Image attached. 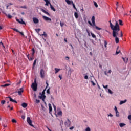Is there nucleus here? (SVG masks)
<instances>
[{"instance_id": "1", "label": "nucleus", "mask_w": 131, "mask_h": 131, "mask_svg": "<svg viewBox=\"0 0 131 131\" xmlns=\"http://www.w3.org/2000/svg\"><path fill=\"white\" fill-rule=\"evenodd\" d=\"M112 29L113 30V37H117L118 35V32L120 30V28L119 27V24L117 21L115 23V27H112Z\"/></svg>"}, {"instance_id": "2", "label": "nucleus", "mask_w": 131, "mask_h": 131, "mask_svg": "<svg viewBox=\"0 0 131 131\" xmlns=\"http://www.w3.org/2000/svg\"><path fill=\"white\" fill-rule=\"evenodd\" d=\"M31 88L33 89L34 92H36L37 91V83H36V80H34V82L32 83L31 85Z\"/></svg>"}, {"instance_id": "3", "label": "nucleus", "mask_w": 131, "mask_h": 131, "mask_svg": "<svg viewBox=\"0 0 131 131\" xmlns=\"http://www.w3.org/2000/svg\"><path fill=\"white\" fill-rule=\"evenodd\" d=\"M91 21H92V24L93 25V26L95 27L96 29H97V30H102V28H100L98 27V26H96V23H95V16H92Z\"/></svg>"}, {"instance_id": "4", "label": "nucleus", "mask_w": 131, "mask_h": 131, "mask_svg": "<svg viewBox=\"0 0 131 131\" xmlns=\"http://www.w3.org/2000/svg\"><path fill=\"white\" fill-rule=\"evenodd\" d=\"M64 125L66 126H67V127H69L71 125V121H70V120L69 119L67 118V121L64 122Z\"/></svg>"}, {"instance_id": "5", "label": "nucleus", "mask_w": 131, "mask_h": 131, "mask_svg": "<svg viewBox=\"0 0 131 131\" xmlns=\"http://www.w3.org/2000/svg\"><path fill=\"white\" fill-rule=\"evenodd\" d=\"M27 121L28 123H29V125L31 126H33V125H32V121H31V119H30V117H28L27 118Z\"/></svg>"}, {"instance_id": "6", "label": "nucleus", "mask_w": 131, "mask_h": 131, "mask_svg": "<svg viewBox=\"0 0 131 131\" xmlns=\"http://www.w3.org/2000/svg\"><path fill=\"white\" fill-rule=\"evenodd\" d=\"M40 74L41 78H45V71H43V69H41Z\"/></svg>"}, {"instance_id": "7", "label": "nucleus", "mask_w": 131, "mask_h": 131, "mask_svg": "<svg viewBox=\"0 0 131 131\" xmlns=\"http://www.w3.org/2000/svg\"><path fill=\"white\" fill-rule=\"evenodd\" d=\"M33 21L34 23H35V24H37V23H38L39 22V20H38V19H37L36 17L33 18Z\"/></svg>"}, {"instance_id": "8", "label": "nucleus", "mask_w": 131, "mask_h": 131, "mask_svg": "<svg viewBox=\"0 0 131 131\" xmlns=\"http://www.w3.org/2000/svg\"><path fill=\"white\" fill-rule=\"evenodd\" d=\"M43 19L45 20V21H52V19H51L50 17H48L46 16H42Z\"/></svg>"}, {"instance_id": "9", "label": "nucleus", "mask_w": 131, "mask_h": 131, "mask_svg": "<svg viewBox=\"0 0 131 131\" xmlns=\"http://www.w3.org/2000/svg\"><path fill=\"white\" fill-rule=\"evenodd\" d=\"M49 108V114H52V111H53V108H52V105L51 103L48 104Z\"/></svg>"}, {"instance_id": "10", "label": "nucleus", "mask_w": 131, "mask_h": 131, "mask_svg": "<svg viewBox=\"0 0 131 131\" xmlns=\"http://www.w3.org/2000/svg\"><path fill=\"white\" fill-rule=\"evenodd\" d=\"M39 98L42 100L43 102H45V99H46V95H41V96H39Z\"/></svg>"}, {"instance_id": "11", "label": "nucleus", "mask_w": 131, "mask_h": 131, "mask_svg": "<svg viewBox=\"0 0 131 131\" xmlns=\"http://www.w3.org/2000/svg\"><path fill=\"white\" fill-rule=\"evenodd\" d=\"M41 10L43 12V13H44L45 14H46L48 16H51V14H50V13H49V12H48L46 10H45V9H41Z\"/></svg>"}, {"instance_id": "12", "label": "nucleus", "mask_w": 131, "mask_h": 131, "mask_svg": "<svg viewBox=\"0 0 131 131\" xmlns=\"http://www.w3.org/2000/svg\"><path fill=\"white\" fill-rule=\"evenodd\" d=\"M24 92V90H23V89L22 88H20L19 89V90L18 91V94L19 96H21V95H22V93H23Z\"/></svg>"}, {"instance_id": "13", "label": "nucleus", "mask_w": 131, "mask_h": 131, "mask_svg": "<svg viewBox=\"0 0 131 131\" xmlns=\"http://www.w3.org/2000/svg\"><path fill=\"white\" fill-rule=\"evenodd\" d=\"M112 72L111 70H109V71L107 72L106 71H104V74L105 75H106V76H109V75H108V73L109 74H111Z\"/></svg>"}, {"instance_id": "14", "label": "nucleus", "mask_w": 131, "mask_h": 131, "mask_svg": "<svg viewBox=\"0 0 131 131\" xmlns=\"http://www.w3.org/2000/svg\"><path fill=\"white\" fill-rule=\"evenodd\" d=\"M122 59L123 60V61L124 62V63H125L126 64V63H127V61H128V58L122 57Z\"/></svg>"}, {"instance_id": "15", "label": "nucleus", "mask_w": 131, "mask_h": 131, "mask_svg": "<svg viewBox=\"0 0 131 131\" xmlns=\"http://www.w3.org/2000/svg\"><path fill=\"white\" fill-rule=\"evenodd\" d=\"M8 98H9V101H10V102H12V103H18V102H17V101H16V100L13 99L11 97H8Z\"/></svg>"}, {"instance_id": "16", "label": "nucleus", "mask_w": 131, "mask_h": 131, "mask_svg": "<svg viewBox=\"0 0 131 131\" xmlns=\"http://www.w3.org/2000/svg\"><path fill=\"white\" fill-rule=\"evenodd\" d=\"M127 102V100L125 99L124 100H122L120 102L119 105H122V104H125V103H126Z\"/></svg>"}, {"instance_id": "17", "label": "nucleus", "mask_w": 131, "mask_h": 131, "mask_svg": "<svg viewBox=\"0 0 131 131\" xmlns=\"http://www.w3.org/2000/svg\"><path fill=\"white\" fill-rule=\"evenodd\" d=\"M66 2L68 5H71L73 3V1H70V0H66Z\"/></svg>"}, {"instance_id": "18", "label": "nucleus", "mask_w": 131, "mask_h": 131, "mask_svg": "<svg viewBox=\"0 0 131 131\" xmlns=\"http://www.w3.org/2000/svg\"><path fill=\"white\" fill-rule=\"evenodd\" d=\"M45 2H46L45 6H49V5L51 6V3L50 2V1L47 0L45 1Z\"/></svg>"}, {"instance_id": "19", "label": "nucleus", "mask_w": 131, "mask_h": 131, "mask_svg": "<svg viewBox=\"0 0 131 131\" xmlns=\"http://www.w3.org/2000/svg\"><path fill=\"white\" fill-rule=\"evenodd\" d=\"M21 106L23 108H26L27 107V103L24 102L21 104Z\"/></svg>"}, {"instance_id": "20", "label": "nucleus", "mask_w": 131, "mask_h": 131, "mask_svg": "<svg viewBox=\"0 0 131 131\" xmlns=\"http://www.w3.org/2000/svg\"><path fill=\"white\" fill-rule=\"evenodd\" d=\"M50 8L54 12H56V9L54 8V6L52 4H50Z\"/></svg>"}, {"instance_id": "21", "label": "nucleus", "mask_w": 131, "mask_h": 131, "mask_svg": "<svg viewBox=\"0 0 131 131\" xmlns=\"http://www.w3.org/2000/svg\"><path fill=\"white\" fill-rule=\"evenodd\" d=\"M115 37L116 43H118L119 42V38L118 37Z\"/></svg>"}, {"instance_id": "22", "label": "nucleus", "mask_w": 131, "mask_h": 131, "mask_svg": "<svg viewBox=\"0 0 131 131\" xmlns=\"http://www.w3.org/2000/svg\"><path fill=\"white\" fill-rule=\"evenodd\" d=\"M16 21H17V22H19V23H20V24H25V22H24L23 21V19H21L20 21H19V19H17Z\"/></svg>"}, {"instance_id": "23", "label": "nucleus", "mask_w": 131, "mask_h": 131, "mask_svg": "<svg viewBox=\"0 0 131 131\" xmlns=\"http://www.w3.org/2000/svg\"><path fill=\"white\" fill-rule=\"evenodd\" d=\"M109 23H110V27H111V29H112V27H113V28L115 27V26L113 25V24H112V23H111V20H110Z\"/></svg>"}, {"instance_id": "24", "label": "nucleus", "mask_w": 131, "mask_h": 131, "mask_svg": "<svg viewBox=\"0 0 131 131\" xmlns=\"http://www.w3.org/2000/svg\"><path fill=\"white\" fill-rule=\"evenodd\" d=\"M74 16L76 19H77L78 18V13L76 12L74 13Z\"/></svg>"}, {"instance_id": "25", "label": "nucleus", "mask_w": 131, "mask_h": 131, "mask_svg": "<svg viewBox=\"0 0 131 131\" xmlns=\"http://www.w3.org/2000/svg\"><path fill=\"white\" fill-rule=\"evenodd\" d=\"M125 124L123 123H121L119 124V126L120 127H123V126H125Z\"/></svg>"}, {"instance_id": "26", "label": "nucleus", "mask_w": 131, "mask_h": 131, "mask_svg": "<svg viewBox=\"0 0 131 131\" xmlns=\"http://www.w3.org/2000/svg\"><path fill=\"white\" fill-rule=\"evenodd\" d=\"M62 111H60L57 113V115H58L59 116H62Z\"/></svg>"}, {"instance_id": "27", "label": "nucleus", "mask_w": 131, "mask_h": 131, "mask_svg": "<svg viewBox=\"0 0 131 131\" xmlns=\"http://www.w3.org/2000/svg\"><path fill=\"white\" fill-rule=\"evenodd\" d=\"M9 85H11V84H5L4 85H1L2 88H6V86H9Z\"/></svg>"}, {"instance_id": "28", "label": "nucleus", "mask_w": 131, "mask_h": 131, "mask_svg": "<svg viewBox=\"0 0 131 131\" xmlns=\"http://www.w3.org/2000/svg\"><path fill=\"white\" fill-rule=\"evenodd\" d=\"M55 73H58V72H59V71H60L61 69H58V68H55Z\"/></svg>"}, {"instance_id": "29", "label": "nucleus", "mask_w": 131, "mask_h": 131, "mask_svg": "<svg viewBox=\"0 0 131 131\" xmlns=\"http://www.w3.org/2000/svg\"><path fill=\"white\" fill-rule=\"evenodd\" d=\"M6 16H7L8 17V18H9V19H11V18L13 17V16L10 15V14H5Z\"/></svg>"}, {"instance_id": "30", "label": "nucleus", "mask_w": 131, "mask_h": 131, "mask_svg": "<svg viewBox=\"0 0 131 131\" xmlns=\"http://www.w3.org/2000/svg\"><path fill=\"white\" fill-rule=\"evenodd\" d=\"M104 45L105 48H107V45H108V42H107V41L106 40L104 41Z\"/></svg>"}, {"instance_id": "31", "label": "nucleus", "mask_w": 131, "mask_h": 131, "mask_svg": "<svg viewBox=\"0 0 131 131\" xmlns=\"http://www.w3.org/2000/svg\"><path fill=\"white\" fill-rule=\"evenodd\" d=\"M119 24L120 25H121V26H122V25H123V24L122 23V20H121V19L119 20Z\"/></svg>"}, {"instance_id": "32", "label": "nucleus", "mask_w": 131, "mask_h": 131, "mask_svg": "<svg viewBox=\"0 0 131 131\" xmlns=\"http://www.w3.org/2000/svg\"><path fill=\"white\" fill-rule=\"evenodd\" d=\"M116 116L117 117H119V112H118V111L116 112Z\"/></svg>"}, {"instance_id": "33", "label": "nucleus", "mask_w": 131, "mask_h": 131, "mask_svg": "<svg viewBox=\"0 0 131 131\" xmlns=\"http://www.w3.org/2000/svg\"><path fill=\"white\" fill-rule=\"evenodd\" d=\"M32 56H34V53H35V50L34 49V48H32Z\"/></svg>"}, {"instance_id": "34", "label": "nucleus", "mask_w": 131, "mask_h": 131, "mask_svg": "<svg viewBox=\"0 0 131 131\" xmlns=\"http://www.w3.org/2000/svg\"><path fill=\"white\" fill-rule=\"evenodd\" d=\"M60 25L61 27H63V25H65V24L64 23V22L60 21Z\"/></svg>"}, {"instance_id": "35", "label": "nucleus", "mask_w": 131, "mask_h": 131, "mask_svg": "<svg viewBox=\"0 0 131 131\" xmlns=\"http://www.w3.org/2000/svg\"><path fill=\"white\" fill-rule=\"evenodd\" d=\"M41 36H44V37H47V34H46V32H43V34L40 35Z\"/></svg>"}, {"instance_id": "36", "label": "nucleus", "mask_w": 131, "mask_h": 131, "mask_svg": "<svg viewBox=\"0 0 131 131\" xmlns=\"http://www.w3.org/2000/svg\"><path fill=\"white\" fill-rule=\"evenodd\" d=\"M91 34L93 38H96V35L94 34V33H93L92 32L91 33Z\"/></svg>"}, {"instance_id": "37", "label": "nucleus", "mask_w": 131, "mask_h": 131, "mask_svg": "<svg viewBox=\"0 0 131 131\" xmlns=\"http://www.w3.org/2000/svg\"><path fill=\"white\" fill-rule=\"evenodd\" d=\"M93 3L94 4L95 7H96V8H98V4H97V2L94 1Z\"/></svg>"}, {"instance_id": "38", "label": "nucleus", "mask_w": 131, "mask_h": 131, "mask_svg": "<svg viewBox=\"0 0 131 131\" xmlns=\"http://www.w3.org/2000/svg\"><path fill=\"white\" fill-rule=\"evenodd\" d=\"M46 90H47V89L45 88V89H44L43 90V91L42 92V94L41 95H45V94H46Z\"/></svg>"}, {"instance_id": "39", "label": "nucleus", "mask_w": 131, "mask_h": 131, "mask_svg": "<svg viewBox=\"0 0 131 131\" xmlns=\"http://www.w3.org/2000/svg\"><path fill=\"white\" fill-rule=\"evenodd\" d=\"M72 5H73L74 9H75L76 11H77V8H76V7H75V5H74V3H73Z\"/></svg>"}, {"instance_id": "40", "label": "nucleus", "mask_w": 131, "mask_h": 131, "mask_svg": "<svg viewBox=\"0 0 131 131\" xmlns=\"http://www.w3.org/2000/svg\"><path fill=\"white\" fill-rule=\"evenodd\" d=\"M13 30H14V31H16V32H20V31H19V30H18V29H16V28H12Z\"/></svg>"}, {"instance_id": "41", "label": "nucleus", "mask_w": 131, "mask_h": 131, "mask_svg": "<svg viewBox=\"0 0 131 131\" xmlns=\"http://www.w3.org/2000/svg\"><path fill=\"white\" fill-rule=\"evenodd\" d=\"M36 64V59H35V60L34 61L33 68H34V66H35Z\"/></svg>"}, {"instance_id": "42", "label": "nucleus", "mask_w": 131, "mask_h": 131, "mask_svg": "<svg viewBox=\"0 0 131 131\" xmlns=\"http://www.w3.org/2000/svg\"><path fill=\"white\" fill-rule=\"evenodd\" d=\"M20 8H21V9H27V6H20Z\"/></svg>"}, {"instance_id": "43", "label": "nucleus", "mask_w": 131, "mask_h": 131, "mask_svg": "<svg viewBox=\"0 0 131 131\" xmlns=\"http://www.w3.org/2000/svg\"><path fill=\"white\" fill-rule=\"evenodd\" d=\"M86 31L88 34V36H91V34H90V31H89L88 29H86Z\"/></svg>"}, {"instance_id": "44", "label": "nucleus", "mask_w": 131, "mask_h": 131, "mask_svg": "<svg viewBox=\"0 0 131 131\" xmlns=\"http://www.w3.org/2000/svg\"><path fill=\"white\" fill-rule=\"evenodd\" d=\"M108 91L109 94H111V95H112V94H113V92H112V91H111V90L108 89Z\"/></svg>"}, {"instance_id": "45", "label": "nucleus", "mask_w": 131, "mask_h": 131, "mask_svg": "<svg viewBox=\"0 0 131 131\" xmlns=\"http://www.w3.org/2000/svg\"><path fill=\"white\" fill-rule=\"evenodd\" d=\"M35 31L37 33L39 32L40 31V29H36Z\"/></svg>"}, {"instance_id": "46", "label": "nucleus", "mask_w": 131, "mask_h": 131, "mask_svg": "<svg viewBox=\"0 0 131 131\" xmlns=\"http://www.w3.org/2000/svg\"><path fill=\"white\" fill-rule=\"evenodd\" d=\"M5 103H6V101H5L4 100L1 101L2 105H4V104H5Z\"/></svg>"}, {"instance_id": "47", "label": "nucleus", "mask_w": 131, "mask_h": 131, "mask_svg": "<svg viewBox=\"0 0 131 131\" xmlns=\"http://www.w3.org/2000/svg\"><path fill=\"white\" fill-rule=\"evenodd\" d=\"M12 122H13L14 123H16L17 121H16V120H15V119H12Z\"/></svg>"}, {"instance_id": "48", "label": "nucleus", "mask_w": 131, "mask_h": 131, "mask_svg": "<svg viewBox=\"0 0 131 131\" xmlns=\"http://www.w3.org/2000/svg\"><path fill=\"white\" fill-rule=\"evenodd\" d=\"M85 131H91V128L90 127H87L85 129Z\"/></svg>"}, {"instance_id": "49", "label": "nucleus", "mask_w": 131, "mask_h": 131, "mask_svg": "<svg viewBox=\"0 0 131 131\" xmlns=\"http://www.w3.org/2000/svg\"><path fill=\"white\" fill-rule=\"evenodd\" d=\"M102 86H103V88H104V89H108V85H106L105 86L103 85Z\"/></svg>"}, {"instance_id": "50", "label": "nucleus", "mask_w": 131, "mask_h": 131, "mask_svg": "<svg viewBox=\"0 0 131 131\" xmlns=\"http://www.w3.org/2000/svg\"><path fill=\"white\" fill-rule=\"evenodd\" d=\"M91 82L93 85H94V86L96 85V83H95V82H94V81H91Z\"/></svg>"}, {"instance_id": "51", "label": "nucleus", "mask_w": 131, "mask_h": 131, "mask_svg": "<svg viewBox=\"0 0 131 131\" xmlns=\"http://www.w3.org/2000/svg\"><path fill=\"white\" fill-rule=\"evenodd\" d=\"M46 83L47 84V86L46 87V89H48V87L49 86V83H48V81L46 82Z\"/></svg>"}, {"instance_id": "52", "label": "nucleus", "mask_w": 131, "mask_h": 131, "mask_svg": "<svg viewBox=\"0 0 131 131\" xmlns=\"http://www.w3.org/2000/svg\"><path fill=\"white\" fill-rule=\"evenodd\" d=\"M47 94H50V88L47 90Z\"/></svg>"}, {"instance_id": "53", "label": "nucleus", "mask_w": 131, "mask_h": 131, "mask_svg": "<svg viewBox=\"0 0 131 131\" xmlns=\"http://www.w3.org/2000/svg\"><path fill=\"white\" fill-rule=\"evenodd\" d=\"M53 108H54V111H56V105H55V104H53Z\"/></svg>"}, {"instance_id": "54", "label": "nucleus", "mask_w": 131, "mask_h": 131, "mask_svg": "<svg viewBox=\"0 0 131 131\" xmlns=\"http://www.w3.org/2000/svg\"><path fill=\"white\" fill-rule=\"evenodd\" d=\"M0 45H1L2 47H3L4 49H5V46H4V43H3L2 42H0Z\"/></svg>"}, {"instance_id": "55", "label": "nucleus", "mask_w": 131, "mask_h": 131, "mask_svg": "<svg viewBox=\"0 0 131 131\" xmlns=\"http://www.w3.org/2000/svg\"><path fill=\"white\" fill-rule=\"evenodd\" d=\"M36 103H40V101L38 99H36Z\"/></svg>"}, {"instance_id": "56", "label": "nucleus", "mask_w": 131, "mask_h": 131, "mask_svg": "<svg viewBox=\"0 0 131 131\" xmlns=\"http://www.w3.org/2000/svg\"><path fill=\"white\" fill-rule=\"evenodd\" d=\"M128 119H129V120H130V121L131 120V115H130L128 116Z\"/></svg>"}, {"instance_id": "57", "label": "nucleus", "mask_w": 131, "mask_h": 131, "mask_svg": "<svg viewBox=\"0 0 131 131\" xmlns=\"http://www.w3.org/2000/svg\"><path fill=\"white\" fill-rule=\"evenodd\" d=\"M84 79H89V76H88V75H85V76H84Z\"/></svg>"}, {"instance_id": "58", "label": "nucleus", "mask_w": 131, "mask_h": 131, "mask_svg": "<svg viewBox=\"0 0 131 131\" xmlns=\"http://www.w3.org/2000/svg\"><path fill=\"white\" fill-rule=\"evenodd\" d=\"M114 110L115 111V112L118 111V110H117V107L116 106H115Z\"/></svg>"}, {"instance_id": "59", "label": "nucleus", "mask_w": 131, "mask_h": 131, "mask_svg": "<svg viewBox=\"0 0 131 131\" xmlns=\"http://www.w3.org/2000/svg\"><path fill=\"white\" fill-rule=\"evenodd\" d=\"M108 116H110V117H113V115H112V114H109L108 115Z\"/></svg>"}, {"instance_id": "60", "label": "nucleus", "mask_w": 131, "mask_h": 131, "mask_svg": "<svg viewBox=\"0 0 131 131\" xmlns=\"http://www.w3.org/2000/svg\"><path fill=\"white\" fill-rule=\"evenodd\" d=\"M119 53H120V51H116V55H118V54H119Z\"/></svg>"}, {"instance_id": "61", "label": "nucleus", "mask_w": 131, "mask_h": 131, "mask_svg": "<svg viewBox=\"0 0 131 131\" xmlns=\"http://www.w3.org/2000/svg\"><path fill=\"white\" fill-rule=\"evenodd\" d=\"M33 59H34L33 57H30L29 60H30V61H32Z\"/></svg>"}, {"instance_id": "62", "label": "nucleus", "mask_w": 131, "mask_h": 131, "mask_svg": "<svg viewBox=\"0 0 131 131\" xmlns=\"http://www.w3.org/2000/svg\"><path fill=\"white\" fill-rule=\"evenodd\" d=\"M21 118L22 119H25V116L24 115L21 116Z\"/></svg>"}, {"instance_id": "63", "label": "nucleus", "mask_w": 131, "mask_h": 131, "mask_svg": "<svg viewBox=\"0 0 131 131\" xmlns=\"http://www.w3.org/2000/svg\"><path fill=\"white\" fill-rule=\"evenodd\" d=\"M116 6H117L116 10H117V9H118V2H117Z\"/></svg>"}, {"instance_id": "64", "label": "nucleus", "mask_w": 131, "mask_h": 131, "mask_svg": "<svg viewBox=\"0 0 131 131\" xmlns=\"http://www.w3.org/2000/svg\"><path fill=\"white\" fill-rule=\"evenodd\" d=\"M69 57H68V56H67V57H66V60H69Z\"/></svg>"}]
</instances>
